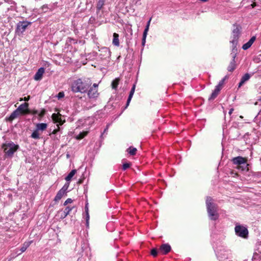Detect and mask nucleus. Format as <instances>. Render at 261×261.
<instances>
[{
	"label": "nucleus",
	"mask_w": 261,
	"mask_h": 261,
	"mask_svg": "<svg viewBox=\"0 0 261 261\" xmlns=\"http://www.w3.org/2000/svg\"><path fill=\"white\" fill-rule=\"evenodd\" d=\"M92 84L91 81L87 78H80L73 80L71 84V89L73 92L84 93L87 92Z\"/></svg>",
	"instance_id": "1"
},
{
	"label": "nucleus",
	"mask_w": 261,
	"mask_h": 261,
	"mask_svg": "<svg viewBox=\"0 0 261 261\" xmlns=\"http://www.w3.org/2000/svg\"><path fill=\"white\" fill-rule=\"evenodd\" d=\"M206 208L208 216L212 220H216L219 218L217 205L212 202V198L207 197L206 200Z\"/></svg>",
	"instance_id": "2"
},
{
	"label": "nucleus",
	"mask_w": 261,
	"mask_h": 261,
	"mask_svg": "<svg viewBox=\"0 0 261 261\" xmlns=\"http://www.w3.org/2000/svg\"><path fill=\"white\" fill-rule=\"evenodd\" d=\"M232 163L235 165L236 168L241 171H248L249 170L246 158L241 156L233 158L232 159Z\"/></svg>",
	"instance_id": "3"
},
{
	"label": "nucleus",
	"mask_w": 261,
	"mask_h": 261,
	"mask_svg": "<svg viewBox=\"0 0 261 261\" xmlns=\"http://www.w3.org/2000/svg\"><path fill=\"white\" fill-rule=\"evenodd\" d=\"M19 145L12 141L6 142L2 145L5 155L7 157H12L19 148Z\"/></svg>",
	"instance_id": "4"
},
{
	"label": "nucleus",
	"mask_w": 261,
	"mask_h": 261,
	"mask_svg": "<svg viewBox=\"0 0 261 261\" xmlns=\"http://www.w3.org/2000/svg\"><path fill=\"white\" fill-rule=\"evenodd\" d=\"M236 234L243 238H247L248 234L247 229L242 225H236L234 228Z\"/></svg>",
	"instance_id": "5"
},
{
	"label": "nucleus",
	"mask_w": 261,
	"mask_h": 261,
	"mask_svg": "<svg viewBox=\"0 0 261 261\" xmlns=\"http://www.w3.org/2000/svg\"><path fill=\"white\" fill-rule=\"evenodd\" d=\"M32 23L28 21H19L17 24L16 32L18 35L22 34L26 30L27 27Z\"/></svg>",
	"instance_id": "6"
},
{
	"label": "nucleus",
	"mask_w": 261,
	"mask_h": 261,
	"mask_svg": "<svg viewBox=\"0 0 261 261\" xmlns=\"http://www.w3.org/2000/svg\"><path fill=\"white\" fill-rule=\"evenodd\" d=\"M17 110L22 115L31 114V110L29 109V103L27 102L21 104Z\"/></svg>",
	"instance_id": "7"
},
{
	"label": "nucleus",
	"mask_w": 261,
	"mask_h": 261,
	"mask_svg": "<svg viewBox=\"0 0 261 261\" xmlns=\"http://www.w3.org/2000/svg\"><path fill=\"white\" fill-rule=\"evenodd\" d=\"M237 51V48H235V47H233L232 48V52L233 53L231 54V56L232 58V61L230 62L229 66L227 67V69L229 71L232 72L233 71L235 68H236V61H235V58L236 56V52Z\"/></svg>",
	"instance_id": "8"
},
{
	"label": "nucleus",
	"mask_w": 261,
	"mask_h": 261,
	"mask_svg": "<svg viewBox=\"0 0 261 261\" xmlns=\"http://www.w3.org/2000/svg\"><path fill=\"white\" fill-rule=\"evenodd\" d=\"M240 34V30L238 27H237L235 29H234L232 31V37L233 39L230 42L232 43L233 48L235 47L237 45L238 39L239 38V36Z\"/></svg>",
	"instance_id": "9"
},
{
	"label": "nucleus",
	"mask_w": 261,
	"mask_h": 261,
	"mask_svg": "<svg viewBox=\"0 0 261 261\" xmlns=\"http://www.w3.org/2000/svg\"><path fill=\"white\" fill-rule=\"evenodd\" d=\"M217 255L221 260H224L225 259H227L229 257V256L230 255V253L228 250L223 249L218 251Z\"/></svg>",
	"instance_id": "10"
},
{
	"label": "nucleus",
	"mask_w": 261,
	"mask_h": 261,
	"mask_svg": "<svg viewBox=\"0 0 261 261\" xmlns=\"http://www.w3.org/2000/svg\"><path fill=\"white\" fill-rule=\"evenodd\" d=\"M61 116V115L59 113L57 114L54 113L51 116L54 122L57 123L58 124L57 125H59V126L62 125L65 122V120H62Z\"/></svg>",
	"instance_id": "11"
},
{
	"label": "nucleus",
	"mask_w": 261,
	"mask_h": 261,
	"mask_svg": "<svg viewBox=\"0 0 261 261\" xmlns=\"http://www.w3.org/2000/svg\"><path fill=\"white\" fill-rule=\"evenodd\" d=\"M88 96L89 98H95L98 97L99 93L98 90L95 88H90L88 91Z\"/></svg>",
	"instance_id": "12"
},
{
	"label": "nucleus",
	"mask_w": 261,
	"mask_h": 261,
	"mask_svg": "<svg viewBox=\"0 0 261 261\" xmlns=\"http://www.w3.org/2000/svg\"><path fill=\"white\" fill-rule=\"evenodd\" d=\"M45 70L43 67L40 68L34 75V80L36 81H40L42 79V75L44 73Z\"/></svg>",
	"instance_id": "13"
},
{
	"label": "nucleus",
	"mask_w": 261,
	"mask_h": 261,
	"mask_svg": "<svg viewBox=\"0 0 261 261\" xmlns=\"http://www.w3.org/2000/svg\"><path fill=\"white\" fill-rule=\"evenodd\" d=\"M171 246L168 244L162 245L160 248V251L164 254H166L171 250Z\"/></svg>",
	"instance_id": "14"
},
{
	"label": "nucleus",
	"mask_w": 261,
	"mask_h": 261,
	"mask_svg": "<svg viewBox=\"0 0 261 261\" xmlns=\"http://www.w3.org/2000/svg\"><path fill=\"white\" fill-rule=\"evenodd\" d=\"M135 87H136V86L134 84L133 85V87L132 88L131 90H130V91L129 92V94L127 100V102H126V105L125 108H127L128 106V105H129L130 101H131V99H132V98L133 97V95L134 94V92H135Z\"/></svg>",
	"instance_id": "15"
},
{
	"label": "nucleus",
	"mask_w": 261,
	"mask_h": 261,
	"mask_svg": "<svg viewBox=\"0 0 261 261\" xmlns=\"http://www.w3.org/2000/svg\"><path fill=\"white\" fill-rule=\"evenodd\" d=\"M73 208V207H66L64 211L62 213L61 218L64 219L68 215L70 214V211L72 210Z\"/></svg>",
	"instance_id": "16"
},
{
	"label": "nucleus",
	"mask_w": 261,
	"mask_h": 261,
	"mask_svg": "<svg viewBox=\"0 0 261 261\" xmlns=\"http://www.w3.org/2000/svg\"><path fill=\"white\" fill-rule=\"evenodd\" d=\"M21 115V114L19 113V112L16 109L15 111H14L10 116H9L8 118V120L10 121H12L15 118H16L18 116Z\"/></svg>",
	"instance_id": "17"
},
{
	"label": "nucleus",
	"mask_w": 261,
	"mask_h": 261,
	"mask_svg": "<svg viewBox=\"0 0 261 261\" xmlns=\"http://www.w3.org/2000/svg\"><path fill=\"white\" fill-rule=\"evenodd\" d=\"M33 241H30L29 242H25L22 245V246L20 248L21 252L19 253L18 254H20L21 253L24 252L30 246V245L32 243Z\"/></svg>",
	"instance_id": "18"
},
{
	"label": "nucleus",
	"mask_w": 261,
	"mask_h": 261,
	"mask_svg": "<svg viewBox=\"0 0 261 261\" xmlns=\"http://www.w3.org/2000/svg\"><path fill=\"white\" fill-rule=\"evenodd\" d=\"M47 126V124L45 123H37L36 129L38 131H43L46 129Z\"/></svg>",
	"instance_id": "19"
},
{
	"label": "nucleus",
	"mask_w": 261,
	"mask_h": 261,
	"mask_svg": "<svg viewBox=\"0 0 261 261\" xmlns=\"http://www.w3.org/2000/svg\"><path fill=\"white\" fill-rule=\"evenodd\" d=\"M113 44L116 46L119 45V35L116 33L113 34Z\"/></svg>",
	"instance_id": "20"
},
{
	"label": "nucleus",
	"mask_w": 261,
	"mask_h": 261,
	"mask_svg": "<svg viewBox=\"0 0 261 261\" xmlns=\"http://www.w3.org/2000/svg\"><path fill=\"white\" fill-rule=\"evenodd\" d=\"M65 193V192L60 190L55 196L54 200L56 202L59 201L62 198Z\"/></svg>",
	"instance_id": "21"
},
{
	"label": "nucleus",
	"mask_w": 261,
	"mask_h": 261,
	"mask_svg": "<svg viewBox=\"0 0 261 261\" xmlns=\"http://www.w3.org/2000/svg\"><path fill=\"white\" fill-rule=\"evenodd\" d=\"M76 172V170L75 169L71 170L70 172L68 174V175L65 177V180L67 181H70L72 177L75 175Z\"/></svg>",
	"instance_id": "22"
},
{
	"label": "nucleus",
	"mask_w": 261,
	"mask_h": 261,
	"mask_svg": "<svg viewBox=\"0 0 261 261\" xmlns=\"http://www.w3.org/2000/svg\"><path fill=\"white\" fill-rule=\"evenodd\" d=\"M219 92L220 91H219L218 89H215L214 91L212 92L210 97L209 98V99L212 100V99H215L218 95Z\"/></svg>",
	"instance_id": "23"
},
{
	"label": "nucleus",
	"mask_w": 261,
	"mask_h": 261,
	"mask_svg": "<svg viewBox=\"0 0 261 261\" xmlns=\"http://www.w3.org/2000/svg\"><path fill=\"white\" fill-rule=\"evenodd\" d=\"M105 1L103 0H99L97 3L96 8L98 11L101 10L104 5Z\"/></svg>",
	"instance_id": "24"
},
{
	"label": "nucleus",
	"mask_w": 261,
	"mask_h": 261,
	"mask_svg": "<svg viewBox=\"0 0 261 261\" xmlns=\"http://www.w3.org/2000/svg\"><path fill=\"white\" fill-rule=\"evenodd\" d=\"M127 151L130 154V155H134L136 153L137 149L134 147H130L127 149Z\"/></svg>",
	"instance_id": "25"
},
{
	"label": "nucleus",
	"mask_w": 261,
	"mask_h": 261,
	"mask_svg": "<svg viewBox=\"0 0 261 261\" xmlns=\"http://www.w3.org/2000/svg\"><path fill=\"white\" fill-rule=\"evenodd\" d=\"M38 130L36 129L33 132L31 135V137L35 139H38L40 138L39 134L38 133Z\"/></svg>",
	"instance_id": "26"
},
{
	"label": "nucleus",
	"mask_w": 261,
	"mask_h": 261,
	"mask_svg": "<svg viewBox=\"0 0 261 261\" xmlns=\"http://www.w3.org/2000/svg\"><path fill=\"white\" fill-rule=\"evenodd\" d=\"M119 79H116L112 83V87L114 89H116L119 84Z\"/></svg>",
	"instance_id": "27"
},
{
	"label": "nucleus",
	"mask_w": 261,
	"mask_h": 261,
	"mask_svg": "<svg viewBox=\"0 0 261 261\" xmlns=\"http://www.w3.org/2000/svg\"><path fill=\"white\" fill-rule=\"evenodd\" d=\"M85 208H86L85 211L86 213V225H87V226L88 227L89 226V219H90V216H89V214L88 213V208L86 206Z\"/></svg>",
	"instance_id": "28"
},
{
	"label": "nucleus",
	"mask_w": 261,
	"mask_h": 261,
	"mask_svg": "<svg viewBox=\"0 0 261 261\" xmlns=\"http://www.w3.org/2000/svg\"><path fill=\"white\" fill-rule=\"evenodd\" d=\"M250 77V75L248 73H246L245 75H244L241 78V81H243V82H245L247 81H248Z\"/></svg>",
	"instance_id": "29"
},
{
	"label": "nucleus",
	"mask_w": 261,
	"mask_h": 261,
	"mask_svg": "<svg viewBox=\"0 0 261 261\" xmlns=\"http://www.w3.org/2000/svg\"><path fill=\"white\" fill-rule=\"evenodd\" d=\"M147 35V33H146V32H143V38H142V45L143 46L145 45Z\"/></svg>",
	"instance_id": "30"
},
{
	"label": "nucleus",
	"mask_w": 261,
	"mask_h": 261,
	"mask_svg": "<svg viewBox=\"0 0 261 261\" xmlns=\"http://www.w3.org/2000/svg\"><path fill=\"white\" fill-rule=\"evenodd\" d=\"M151 20V18H150L149 19V20H148V21L147 22V25H146V28H145V30L144 31V32H146V33H148V31L149 30V25H150Z\"/></svg>",
	"instance_id": "31"
},
{
	"label": "nucleus",
	"mask_w": 261,
	"mask_h": 261,
	"mask_svg": "<svg viewBox=\"0 0 261 261\" xmlns=\"http://www.w3.org/2000/svg\"><path fill=\"white\" fill-rule=\"evenodd\" d=\"M251 44H250L248 42L246 43H245L243 46H242V48L244 49V50H247V49H248L249 48H250L251 47Z\"/></svg>",
	"instance_id": "32"
},
{
	"label": "nucleus",
	"mask_w": 261,
	"mask_h": 261,
	"mask_svg": "<svg viewBox=\"0 0 261 261\" xmlns=\"http://www.w3.org/2000/svg\"><path fill=\"white\" fill-rule=\"evenodd\" d=\"M69 183L65 184L64 185V186L62 187V188L60 190L65 193L66 191L67 190V189L69 187Z\"/></svg>",
	"instance_id": "33"
},
{
	"label": "nucleus",
	"mask_w": 261,
	"mask_h": 261,
	"mask_svg": "<svg viewBox=\"0 0 261 261\" xmlns=\"http://www.w3.org/2000/svg\"><path fill=\"white\" fill-rule=\"evenodd\" d=\"M151 254L153 256L155 257L158 254V251L155 248H153L151 250Z\"/></svg>",
	"instance_id": "34"
},
{
	"label": "nucleus",
	"mask_w": 261,
	"mask_h": 261,
	"mask_svg": "<svg viewBox=\"0 0 261 261\" xmlns=\"http://www.w3.org/2000/svg\"><path fill=\"white\" fill-rule=\"evenodd\" d=\"M130 163H124L123 164L122 166V169L123 170H125L127 168H128L130 167Z\"/></svg>",
	"instance_id": "35"
},
{
	"label": "nucleus",
	"mask_w": 261,
	"mask_h": 261,
	"mask_svg": "<svg viewBox=\"0 0 261 261\" xmlns=\"http://www.w3.org/2000/svg\"><path fill=\"white\" fill-rule=\"evenodd\" d=\"M45 110L43 109L41 110V111L40 113H38V115L39 118H41L44 116V115H45Z\"/></svg>",
	"instance_id": "36"
},
{
	"label": "nucleus",
	"mask_w": 261,
	"mask_h": 261,
	"mask_svg": "<svg viewBox=\"0 0 261 261\" xmlns=\"http://www.w3.org/2000/svg\"><path fill=\"white\" fill-rule=\"evenodd\" d=\"M256 39V37L255 36H253L248 41V42L251 44V45H252V44H253V43L254 42V41Z\"/></svg>",
	"instance_id": "37"
},
{
	"label": "nucleus",
	"mask_w": 261,
	"mask_h": 261,
	"mask_svg": "<svg viewBox=\"0 0 261 261\" xmlns=\"http://www.w3.org/2000/svg\"><path fill=\"white\" fill-rule=\"evenodd\" d=\"M64 96V93L63 92H60L57 95L58 99L63 98Z\"/></svg>",
	"instance_id": "38"
},
{
	"label": "nucleus",
	"mask_w": 261,
	"mask_h": 261,
	"mask_svg": "<svg viewBox=\"0 0 261 261\" xmlns=\"http://www.w3.org/2000/svg\"><path fill=\"white\" fill-rule=\"evenodd\" d=\"M227 79V76H225L223 79H222L219 83L218 84H219L221 86L223 87V85L224 84V81Z\"/></svg>",
	"instance_id": "39"
},
{
	"label": "nucleus",
	"mask_w": 261,
	"mask_h": 261,
	"mask_svg": "<svg viewBox=\"0 0 261 261\" xmlns=\"http://www.w3.org/2000/svg\"><path fill=\"white\" fill-rule=\"evenodd\" d=\"M72 202V200L71 198H68L64 203V205H66L68 203H71Z\"/></svg>",
	"instance_id": "40"
},
{
	"label": "nucleus",
	"mask_w": 261,
	"mask_h": 261,
	"mask_svg": "<svg viewBox=\"0 0 261 261\" xmlns=\"http://www.w3.org/2000/svg\"><path fill=\"white\" fill-rule=\"evenodd\" d=\"M57 128L55 129L53 132H52V134H56L57 133V132L59 130V129H60V127H59V125H57Z\"/></svg>",
	"instance_id": "41"
},
{
	"label": "nucleus",
	"mask_w": 261,
	"mask_h": 261,
	"mask_svg": "<svg viewBox=\"0 0 261 261\" xmlns=\"http://www.w3.org/2000/svg\"><path fill=\"white\" fill-rule=\"evenodd\" d=\"M38 110H33L32 111H31V113L33 114V115H36V114H38Z\"/></svg>",
	"instance_id": "42"
},
{
	"label": "nucleus",
	"mask_w": 261,
	"mask_h": 261,
	"mask_svg": "<svg viewBox=\"0 0 261 261\" xmlns=\"http://www.w3.org/2000/svg\"><path fill=\"white\" fill-rule=\"evenodd\" d=\"M222 86H221L219 84H218V85H217L215 87V89H218L219 90V91H220L221 89H222Z\"/></svg>",
	"instance_id": "43"
},
{
	"label": "nucleus",
	"mask_w": 261,
	"mask_h": 261,
	"mask_svg": "<svg viewBox=\"0 0 261 261\" xmlns=\"http://www.w3.org/2000/svg\"><path fill=\"white\" fill-rule=\"evenodd\" d=\"M30 99V96H28L27 97H24L23 98V100L27 101Z\"/></svg>",
	"instance_id": "44"
},
{
	"label": "nucleus",
	"mask_w": 261,
	"mask_h": 261,
	"mask_svg": "<svg viewBox=\"0 0 261 261\" xmlns=\"http://www.w3.org/2000/svg\"><path fill=\"white\" fill-rule=\"evenodd\" d=\"M245 83L243 82V81H242L241 80L240 82L239 83V87H241Z\"/></svg>",
	"instance_id": "45"
},
{
	"label": "nucleus",
	"mask_w": 261,
	"mask_h": 261,
	"mask_svg": "<svg viewBox=\"0 0 261 261\" xmlns=\"http://www.w3.org/2000/svg\"><path fill=\"white\" fill-rule=\"evenodd\" d=\"M91 88H96V89H97V88H98V84H95H95H94L93 85V86H92V87H91Z\"/></svg>",
	"instance_id": "46"
},
{
	"label": "nucleus",
	"mask_w": 261,
	"mask_h": 261,
	"mask_svg": "<svg viewBox=\"0 0 261 261\" xmlns=\"http://www.w3.org/2000/svg\"><path fill=\"white\" fill-rule=\"evenodd\" d=\"M233 109H232V108L230 109L228 112L229 114L230 115L232 114V113L233 112Z\"/></svg>",
	"instance_id": "47"
},
{
	"label": "nucleus",
	"mask_w": 261,
	"mask_h": 261,
	"mask_svg": "<svg viewBox=\"0 0 261 261\" xmlns=\"http://www.w3.org/2000/svg\"><path fill=\"white\" fill-rule=\"evenodd\" d=\"M22 100H23V98H20L19 99V101H22Z\"/></svg>",
	"instance_id": "48"
},
{
	"label": "nucleus",
	"mask_w": 261,
	"mask_h": 261,
	"mask_svg": "<svg viewBox=\"0 0 261 261\" xmlns=\"http://www.w3.org/2000/svg\"><path fill=\"white\" fill-rule=\"evenodd\" d=\"M83 137H84V136H81V137H79V138H78V139H82V138H83Z\"/></svg>",
	"instance_id": "49"
},
{
	"label": "nucleus",
	"mask_w": 261,
	"mask_h": 261,
	"mask_svg": "<svg viewBox=\"0 0 261 261\" xmlns=\"http://www.w3.org/2000/svg\"><path fill=\"white\" fill-rule=\"evenodd\" d=\"M240 117L241 118H243L242 116H240Z\"/></svg>",
	"instance_id": "50"
}]
</instances>
